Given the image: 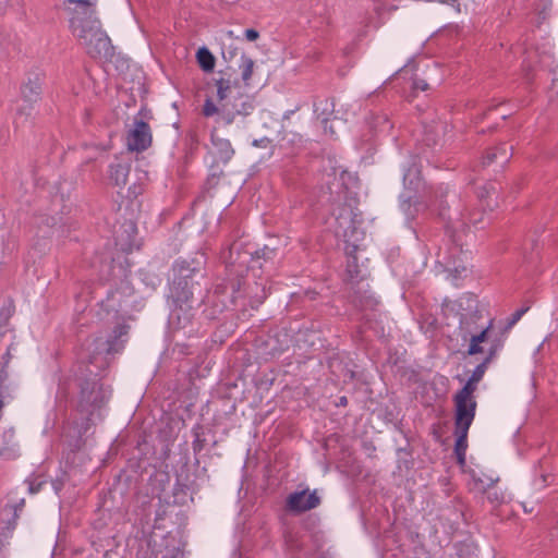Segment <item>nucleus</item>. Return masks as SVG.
<instances>
[{
	"mask_svg": "<svg viewBox=\"0 0 558 558\" xmlns=\"http://www.w3.org/2000/svg\"><path fill=\"white\" fill-rule=\"evenodd\" d=\"M229 53H230V56L228 57V56H227V53H226L225 51L222 52V57H223V59H225L226 61H229V60L232 58V56H233V52H229Z\"/></svg>",
	"mask_w": 558,
	"mask_h": 558,
	"instance_id": "7c9ffc66",
	"label": "nucleus"
},
{
	"mask_svg": "<svg viewBox=\"0 0 558 558\" xmlns=\"http://www.w3.org/2000/svg\"><path fill=\"white\" fill-rule=\"evenodd\" d=\"M25 505V499L22 498L17 504H15L12 509H13V517L12 519L8 522V530L9 531H13L15 525H16V521L19 519V511L22 510V508L24 507Z\"/></svg>",
	"mask_w": 558,
	"mask_h": 558,
	"instance_id": "393cba45",
	"label": "nucleus"
},
{
	"mask_svg": "<svg viewBox=\"0 0 558 558\" xmlns=\"http://www.w3.org/2000/svg\"><path fill=\"white\" fill-rule=\"evenodd\" d=\"M336 217L335 233L338 238L349 242L357 233L355 214L350 205L343 204L333 211Z\"/></svg>",
	"mask_w": 558,
	"mask_h": 558,
	"instance_id": "423d86ee",
	"label": "nucleus"
},
{
	"mask_svg": "<svg viewBox=\"0 0 558 558\" xmlns=\"http://www.w3.org/2000/svg\"><path fill=\"white\" fill-rule=\"evenodd\" d=\"M211 158V168H218L228 163L234 155L230 142L211 133V147L208 150Z\"/></svg>",
	"mask_w": 558,
	"mask_h": 558,
	"instance_id": "9d476101",
	"label": "nucleus"
},
{
	"mask_svg": "<svg viewBox=\"0 0 558 558\" xmlns=\"http://www.w3.org/2000/svg\"><path fill=\"white\" fill-rule=\"evenodd\" d=\"M129 330L130 326L126 323H120L113 328L112 333L107 339L108 353L119 352L123 348L125 340H122V338L128 336Z\"/></svg>",
	"mask_w": 558,
	"mask_h": 558,
	"instance_id": "2eb2a0df",
	"label": "nucleus"
},
{
	"mask_svg": "<svg viewBox=\"0 0 558 558\" xmlns=\"http://www.w3.org/2000/svg\"><path fill=\"white\" fill-rule=\"evenodd\" d=\"M476 388L477 383L469 378L465 385L454 395V415L475 417L477 403L474 392Z\"/></svg>",
	"mask_w": 558,
	"mask_h": 558,
	"instance_id": "39448f33",
	"label": "nucleus"
},
{
	"mask_svg": "<svg viewBox=\"0 0 558 558\" xmlns=\"http://www.w3.org/2000/svg\"><path fill=\"white\" fill-rule=\"evenodd\" d=\"M96 3L97 0H63L73 36L90 58L107 62L112 59L114 47L96 16Z\"/></svg>",
	"mask_w": 558,
	"mask_h": 558,
	"instance_id": "f257e3e1",
	"label": "nucleus"
},
{
	"mask_svg": "<svg viewBox=\"0 0 558 558\" xmlns=\"http://www.w3.org/2000/svg\"><path fill=\"white\" fill-rule=\"evenodd\" d=\"M150 126L143 119H135L126 132V148L129 151L143 153L151 146Z\"/></svg>",
	"mask_w": 558,
	"mask_h": 558,
	"instance_id": "20e7f679",
	"label": "nucleus"
},
{
	"mask_svg": "<svg viewBox=\"0 0 558 558\" xmlns=\"http://www.w3.org/2000/svg\"><path fill=\"white\" fill-rule=\"evenodd\" d=\"M258 36H259L258 32L253 28H248L245 31V37L250 41L256 40L258 38Z\"/></svg>",
	"mask_w": 558,
	"mask_h": 558,
	"instance_id": "bb28decb",
	"label": "nucleus"
},
{
	"mask_svg": "<svg viewBox=\"0 0 558 558\" xmlns=\"http://www.w3.org/2000/svg\"><path fill=\"white\" fill-rule=\"evenodd\" d=\"M129 172V165H111L109 170V179L116 186L123 187L126 183Z\"/></svg>",
	"mask_w": 558,
	"mask_h": 558,
	"instance_id": "a211bd4d",
	"label": "nucleus"
},
{
	"mask_svg": "<svg viewBox=\"0 0 558 558\" xmlns=\"http://www.w3.org/2000/svg\"><path fill=\"white\" fill-rule=\"evenodd\" d=\"M494 326V319H489L488 323L477 330L466 342L468 350L466 353L469 355H476L484 353V348L481 345L482 343L488 342L490 339V330Z\"/></svg>",
	"mask_w": 558,
	"mask_h": 558,
	"instance_id": "f8f14e48",
	"label": "nucleus"
},
{
	"mask_svg": "<svg viewBox=\"0 0 558 558\" xmlns=\"http://www.w3.org/2000/svg\"><path fill=\"white\" fill-rule=\"evenodd\" d=\"M529 306L526 307H522V308H519L512 315L511 317L508 319L506 326H505V331H508L510 330L520 319L521 317L529 311Z\"/></svg>",
	"mask_w": 558,
	"mask_h": 558,
	"instance_id": "b1692460",
	"label": "nucleus"
},
{
	"mask_svg": "<svg viewBox=\"0 0 558 558\" xmlns=\"http://www.w3.org/2000/svg\"><path fill=\"white\" fill-rule=\"evenodd\" d=\"M41 84L37 77L28 80L22 87V95L26 101L33 102L39 99Z\"/></svg>",
	"mask_w": 558,
	"mask_h": 558,
	"instance_id": "6ab92c4d",
	"label": "nucleus"
},
{
	"mask_svg": "<svg viewBox=\"0 0 558 558\" xmlns=\"http://www.w3.org/2000/svg\"><path fill=\"white\" fill-rule=\"evenodd\" d=\"M5 389L7 388L4 387L3 383L0 380V410L3 407V400L2 399L5 397V395H4V390Z\"/></svg>",
	"mask_w": 558,
	"mask_h": 558,
	"instance_id": "c85d7f7f",
	"label": "nucleus"
},
{
	"mask_svg": "<svg viewBox=\"0 0 558 558\" xmlns=\"http://www.w3.org/2000/svg\"><path fill=\"white\" fill-rule=\"evenodd\" d=\"M217 87V102L207 98L204 102L202 113L206 118L217 116L216 121L223 124H231L238 117H245L253 110V104L248 96L236 94V82L230 75L223 74L215 80Z\"/></svg>",
	"mask_w": 558,
	"mask_h": 558,
	"instance_id": "f03ea898",
	"label": "nucleus"
},
{
	"mask_svg": "<svg viewBox=\"0 0 558 558\" xmlns=\"http://www.w3.org/2000/svg\"><path fill=\"white\" fill-rule=\"evenodd\" d=\"M413 86L415 89H420L423 92L428 89V84L423 80H415L413 83Z\"/></svg>",
	"mask_w": 558,
	"mask_h": 558,
	"instance_id": "cd10ccee",
	"label": "nucleus"
},
{
	"mask_svg": "<svg viewBox=\"0 0 558 558\" xmlns=\"http://www.w3.org/2000/svg\"><path fill=\"white\" fill-rule=\"evenodd\" d=\"M254 65H255V62L252 58H250L245 54H242L240 69H241V78L245 85H250V80L253 75Z\"/></svg>",
	"mask_w": 558,
	"mask_h": 558,
	"instance_id": "4be33fe9",
	"label": "nucleus"
},
{
	"mask_svg": "<svg viewBox=\"0 0 558 558\" xmlns=\"http://www.w3.org/2000/svg\"><path fill=\"white\" fill-rule=\"evenodd\" d=\"M320 504L317 490L310 492L308 488L291 493L287 498V509L293 513L310 511Z\"/></svg>",
	"mask_w": 558,
	"mask_h": 558,
	"instance_id": "6e6552de",
	"label": "nucleus"
},
{
	"mask_svg": "<svg viewBox=\"0 0 558 558\" xmlns=\"http://www.w3.org/2000/svg\"><path fill=\"white\" fill-rule=\"evenodd\" d=\"M502 348V340L500 338L493 339L486 352V356L473 371L470 379L480 383L485 375L488 364L495 359L498 351Z\"/></svg>",
	"mask_w": 558,
	"mask_h": 558,
	"instance_id": "ddd939ff",
	"label": "nucleus"
},
{
	"mask_svg": "<svg viewBox=\"0 0 558 558\" xmlns=\"http://www.w3.org/2000/svg\"><path fill=\"white\" fill-rule=\"evenodd\" d=\"M368 126L374 135H389L392 130L388 117L384 113L372 114L368 120Z\"/></svg>",
	"mask_w": 558,
	"mask_h": 558,
	"instance_id": "dca6fc26",
	"label": "nucleus"
},
{
	"mask_svg": "<svg viewBox=\"0 0 558 558\" xmlns=\"http://www.w3.org/2000/svg\"><path fill=\"white\" fill-rule=\"evenodd\" d=\"M348 404V398L345 396L340 397L338 405L345 407Z\"/></svg>",
	"mask_w": 558,
	"mask_h": 558,
	"instance_id": "c756f323",
	"label": "nucleus"
},
{
	"mask_svg": "<svg viewBox=\"0 0 558 558\" xmlns=\"http://www.w3.org/2000/svg\"><path fill=\"white\" fill-rule=\"evenodd\" d=\"M473 421L474 418L469 416L454 415V453L457 456L458 462L461 465L465 463V452L468 449V433Z\"/></svg>",
	"mask_w": 558,
	"mask_h": 558,
	"instance_id": "1a4fd4ad",
	"label": "nucleus"
},
{
	"mask_svg": "<svg viewBox=\"0 0 558 558\" xmlns=\"http://www.w3.org/2000/svg\"><path fill=\"white\" fill-rule=\"evenodd\" d=\"M270 253H272V250L264 247L263 250L256 251L254 254H252L250 269L254 270L255 268H262L259 260L262 258L266 259Z\"/></svg>",
	"mask_w": 558,
	"mask_h": 558,
	"instance_id": "5701e85b",
	"label": "nucleus"
},
{
	"mask_svg": "<svg viewBox=\"0 0 558 558\" xmlns=\"http://www.w3.org/2000/svg\"><path fill=\"white\" fill-rule=\"evenodd\" d=\"M196 276L195 269L191 270L184 265L178 268L170 287V298L175 307L183 308L185 306L191 308L189 303L192 300L194 290L199 287V282L194 280Z\"/></svg>",
	"mask_w": 558,
	"mask_h": 558,
	"instance_id": "7ed1b4c3",
	"label": "nucleus"
},
{
	"mask_svg": "<svg viewBox=\"0 0 558 558\" xmlns=\"http://www.w3.org/2000/svg\"><path fill=\"white\" fill-rule=\"evenodd\" d=\"M512 156V147L507 144H501L497 147L487 150L483 158L484 165L497 162L500 167L505 166Z\"/></svg>",
	"mask_w": 558,
	"mask_h": 558,
	"instance_id": "4468645a",
	"label": "nucleus"
},
{
	"mask_svg": "<svg viewBox=\"0 0 558 558\" xmlns=\"http://www.w3.org/2000/svg\"><path fill=\"white\" fill-rule=\"evenodd\" d=\"M329 132H330L331 135L335 134V132H333V130L331 128L329 129Z\"/></svg>",
	"mask_w": 558,
	"mask_h": 558,
	"instance_id": "473e14b6",
	"label": "nucleus"
},
{
	"mask_svg": "<svg viewBox=\"0 0 558 558\" xmlns=\"http://www.w3.org/2000/svg\"><path fill=\"white\" fill-rule=\"evenodd\" d=\"M196 60L204 72L210 73L214 71L215 57L206 47H202L198 49V51L196 52Z\"/></svg>",
	"mask_w": 558,
	"mask_h": 558,
	"instance_id": "aec40b11",
	"label": "nucleus"
},
{
	"mask_svg": "<svg viewBox=\"0 0 558 558\" xmlns=\"http://www.w3.org/2000/svg\"><path fill=\"white\" fill-rule=\"evenodd\" d=\"M410 175V171L408 173L404 174V181H407L408 177Z\"/></svg>",
	"mask_w": 558,
	"mask_h": 558,
	"instance_id": "2f4dec72",
	"label": "nucleus"
},
{
	"mask_svg": "<svg viewBox=\"0 0 558 558\" xmlns=\"http://www.w3.org/2000/svg\"><path fill=\"white\" fill-rule=\"evenodd\" d=\"M498 481V476L493 477L487 475L473 478L474 489H476L481 494L486 495L487 500L494 507H499L507 501L506 489L496 486Z\"/></svg>",
	"mask_w": 558,
	"mask_h": 558,
	"instance_id": "0eeeda50",
	"label": "nucleus"
},
{
	"mask_svg": "<svg viewBox=\"0 0 558 558\" xmlns=\"http://www.w3.org/2000/svg\"><path fill=\"white\" fill-rule=\"evenodd\" d=\"M325 108L323 110L322 114H325V117L322 119V123L324 124V130L327 132V124L329 121V116L333 113V102L329 100L324 101Z\"/></svg>",
	"mask_w": 558,
	"mask_h": 558,
	"instance_id": "a878e982",
	"label": "nucleus"
},
{
	"mask_svg": "<svg viewBox=\"0 0 558 558\" xmlns=\"http://www.w3.org/2000/svg\"><path fill=\"white\" fill-rule=\"evenodd\" d=\"M400 207L405 217L412 220L420 211L427 209L428 206L417 197L408 196L401 202Z\"/></svg>",
	"mask_w": 558,
	"mask_h": 558,
	"instance_id": "f3484780",
	"label": "nucleus"
},
{
	"mask_svg": "<svg viewBox=\"0 0 558 558\" xmlns=\"http://www.w3.org/2000/svg\"><path fill=\"white\" fill-rule=\"evenodd\" d=\"M353 302L363 311H374L378 305L377 299L368 291L357 292Z\"/></svg>",
	"mask_w": 558,
	"mask_h": 558,
	"instance_id": "412c9836",
	"label": "nucleus"
},
{
	"mask_svg": "<svg viewBox=\"0 0 558 558\" xmlns=\"http://www.w3.org/2000/svg\"><path fill=\"white\" fill-rule=\"evenodd\" d=\"M482 316L477 312L462 315L458 328V333L463 343H466L470 338L485 325L481 324Z\"/></svg>",
	"mask_w": 558,
	"mask_h": 558,
	"instance_id": "9b49d317",
	"label": "nucleus"
}]
</instances>
